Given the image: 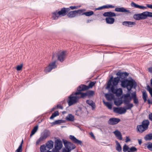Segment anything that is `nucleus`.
Instances as JSON below:
<instances>
[{"label":"nucleus","mask_w":152,"mask_h":152,"mask_svg":"<svg viewBox=\"0 0 152 152\" xmlns=\"http://www.w3.org/2000/svg\"><path fill=\"white\" fill-rule=\"evenodd\" d=\"M148 118L150 121H152V113H151L149 114Z\"/></svg>","instance_id":"obj_55"},{"label":"nucleus","mask_w":152,"mask_h":152,"mask_svg":"<svg viewBox=\"0 0 152 152\" xmlns=\"http://www.w3.org/2000/svg\"><path fill=\"white\" fill-rule=\"evenodd\" d=\"M105 20L107 23L112 24L114 22L115 19L112 18L107 17L106 18Z\"/></svg>","instance_id":"obj_26"},{"label":"nucleus","mask_w":152,"mask_h":152,"mask_svg":"<svg viewBox=\"0 0 152 152\" xmlns=\"http://www.w3.org/2000/svg\"><path fill=\"white\" fill-rule=\"evenodd\" d=\"M113 133L118 139L120 140H122V134L118 130H116L113 132Z\"/></svg>","instance_id":"obj_19"},{"label":"nucleus","mask_w":152,"mask_h":152,"mask_svg":"<svg viewBox=\"0 0 152 152\" xmlns=\"http://www.w3.org/2000/svg\"><path fill=\"white\" fill-rule=\"evenodd\" d=\"M130 150L131 152H134L137 151V149L134 147H132L130 148Z\"/></svg>","instance_id":"obj_51"},{"label":"nucleus","mask_w":152,"mask_h":152,"mask_svg":"<svg viewBox=\"0 0 152 152\" xmlns=\"http://www.w3.org/2000/svg\"><path fill=\"white\" fill-rule=\"evenodd\" d=\"M94 14V12L92 11L87 12H85L83 13L84 15H85L87 16H89L91 15H93Z\"/></svg>","instance_id":"obj_41"},{"label":"nucleus","mask_w":152,"mask_h":152,"mask_svg":"<svg viewBox=\"0 0 152 152\" xmlns=\"http://www.w3.org/2000/svg\"><path fill=\"white\" fill-rule=\"evenodd\" d=\"M71 151V150H70L68 149L65 148L63 149V152H70Z\"/></svg>","instance_id":"obj_54"},{"label":"nucleus","mask_w":152,"mask_h":152,"mask_svg":"<svg viewBox=\"0 0 152 152\" xmlns=\"http://www.w3.org/2000/svg\"><path fill=\"white\" fill-rule=\"evenodd\" d=\"M120 80V79H119L118 77H115L113 78V77L112 76L108 81L107 85V88H110L111 86H113L114 87L116 86Z\"/></svg>","instance_id":"obj_4"},{"label":"nucleus","mask_w":152,"mask_h":152,"mask_svg":"<svg viewBox=\"0 0 152 152\" xmlns=\"http://www.w3.org/2000/svg\"><path fill=\"white\" fill-rule=\"evenodd\" d=\"M115 11L117 12H129V11L127 10L124 7H117L115 9Z\"/></svg>","instance_id":"obj_22"},{"label":"nucleus","mask_w":152,"mask_h":152,"mask_svg":"<svg viewBox=\"0 0 152 152\" xmlns=\"http://www.w3.org/2000/svg\"><path fill=\"white\" fill-rule=\"evenodd\" d=\"M131 141V139L129 138V137L126 136V139L125 141V142L127 143L128 142H129Z\"/></svg>","instance_id":"obj_56"},{"label":"nucleus","mask_w":152,"mask_h":152,"mask_svg":"<svg viewBox=\"0 0 152 152\" xmlns=\"http://www.w3.org/2000/svg\"><path fill=\"white\" fill-rule=\"evenodd\" d=\"M38 125H37L35 126L32 130L31 133L30 135V137L32 136L33 135H34L35 133L37 132L38 129Z\"/></svg>","instance_id":"obj_29"},{"label":"nucleus","mask_w":152,"mask_h":152,"mask_svg":"<svg viewBox=\"0 0 152 152\" xmlns=\"http://www.w3.org/2000/svg\"><path fill=\"white\" fill-rule=\"evenodd\" d=\"M111 90L112 92L113 93L115 94L116 96H119L122 94V90L121 88L115 89L114 87L113 86H112L111 88Z\"/></svg>","instance_id":"obj_10"},{"label":"nucleus","mask_w":152,"mask_h":152,"mask_svg":"<svg viewBox=\"0 0 152 152\" xmlns=\"http://www.w3.org/2000/svg\"><path fill=\"white\" fill-rule=\"evenodd\" d=\"M96 83V81H92L91 82L88 86V89H89L90 88H91L93 87L95 85V84Z\"/></svg>","instance_id":"obj_43"},{"label":"nucleus","mask_w":152,"mask_h":152,"mask_svg":"<svg viewBox=\"0 0 152 152\" xmlns=\"http://www.w3.org/2000/svg\"><path fill=\"white\" fill-rule=\"evenodd\" d=\"M132 97L130 98H124V104H128L132 100Z\"/></svg>","instance_id":"obj_34"},{"label":"nucleus","mask_w":152,"mask_h":152,"mask_svg":"<svg viewBox=\"0 0 152 152\" xmlns=\"http://www.w3.org/2000/svg\"><path fill=\"white\" fill-rule=\"evenodd\" d=\"M105 105L110 109H111L112 108V104L108 102H105L104 101H103Z\"/></svg>","instance_id":"obj_42"},{"label":"nucleus","mask_w":152,"mask_h":152,"mask_svg":"<svg viewBox=\"0 0 152 152\" xmlns=\"http://www.w3.org/2000/svg\"><path fill=\"white\" fill-rule=\"evenodd\" d=\"M50 135V132L48 131H46L44 132L43 134L41 135L40 137L36 142V145H38L40 143L45 140Z\"/></svg>","instance_id":"obj_6"},{"label":"nucleus","mask_w":152,"mask_h":152,"mask_svg":"<svg viewBox=\"0 0 152 152\" xmlns=\"http://www.w3.org/2000/svg\"><path fill=\"white\" fill-rule=\"evenodd\" d=\"M95 92L94 91L92 90H88L84 93H81V97L82 98L84 99L86 96L88 98H91L92 97L94 94Z\"/></svg>","instance_id":"obj_7"},{"label":"nucleus","mask_w":152,"mask_h":152,"mask_svg":"<svg viewBox=\"0 0 152 152\" xmlns=\"http://www.w3.org/2000/svg\"><path fill=\"white\" fill-rule=\"evenodd\" d=\"M131 5L132 7H134L135 8H138L141 10H144L147 8V7L143 6L140 5L136 4L133 2H131Z\"/></svg>","instance_id":"obj_17"},{"label":"nucleus","mask_w":152,"mask_h":152,"mask_svg":"<svg viewBox=\"0 0 152 152\" xmlns=\"http://www.w3.org/2000/svg\"><path fill=\"white\" fill-rule=\"evenodd\" d=\"M140 15L142 20L146 19L147 17V11L143 12L140 14Z\"/></svg>","instance_id":"obj_36"},{"label":"nucleus","mask_w":152,"mask_h":152,"mask_svg":"<svg viewBox=\"0 0 152 152\" xmlns=\"http://www.w3.org/2000/svg\"><path fill=\"white\" fill-rule=\"evenodd\" d=\"M76 16L84 15L83 13V10H75Z\"/></svg>","instance_id":"obj_32"},{"label":"nucleus","mask_w":152,"mask_h":152,"mask_svg":"<svg viewBox=\"0 0 152 152\" xmlns=\"http://www.w3.org/2000/svg\"><path fill=\"white\" fill-rule=\"evenodd\" d=\"M149 124L150 122L148 120H145L142 122V124L141 125L147 129Z\"/></svg>","instance_id":"obj_23"},{"label":"nucleus","mask_w":152,"mask_h":152,"mask_svg":"<svg viewBox=\"0 0 152 152\" xmlns=\"http://www.w3.org/2000/svg\"><path fill=\"white\" fill-rule=\"evenodd\" d=\"M56 107H57V108H58L61 109H63V107L61 104H58L57 106Z\"/></svg>","instance_id":"obj_57"},{"label":"nucleus","mask_w":152,"mask_h":152,"mask_svg":"<svg viewBox=\"0 0 152 152\" xmlns=\"http://www.w3.org/2000/svg\"><path fill=\"white\" fill-rule=\"evenodd\" d=\"M59 113L58 111L55 112L54 113H53L50 117V118L51 119H53L55 117L59 115Z\"/></svg>","instance_id":"obj_38"},{"label":"nucleus","mask_w":152,"mask_h":152,"mask_svg":"<svg viewBox=\"0 0 152 152\" xmlns=\"http://www.w3.org/2000/svg\"><path fill=\"white\" fill-rule=\"evenodd\" d=\"M23 142V140H22L21 143L20 144V145L18 147V148L15 151V152H22V144Z\"/></svg>","instance_id":"obj_39"},{"label":"nucleus","mask_w":152,"mask_h":152,"mask_svg":"<svg viewBox=\"0 0 152 152\" xmlns=\"http://www.w3.org/2000/svg\"><path fill=\"white\" fill-rule=\"evenodd\" d=\"M67 16L70 18H72L76 16L75 11H71L67 13Z\"/></svg>","instance_id":"obj_27"},{"label":"nucleus","mask_w":152,"mask_h":152,"mask_svg":"<svg viewBox=\"0 0 152 152\" xmlns=\"http://www.w3.org/2000/svg\"><path fill=\"white\" fill-rule=\"evenodd\" d=\"M146 5L148 7L152 9V4H147Z\"/></svg>","instance_id":"obj_60"},{"label":"nucleus","mask_w":152,"mask_h":152,"mask_svg":"<svg viewBox=\"0 0 152 152\" xmlns=\"http://www.w3.org/2000/svg\"><path fill=\"white\" fill-rule=\"evenodd\" d=\"M66 55V52L63 51L58 53V60L61 62H62L64 60Z\"/></svg>","instance_id":"obj_13"},{"label":"nucleus","mask_w":152,"mask_h":152,"mask_svg":"<svg viewBox=\"0 0 152 152\" xmlns=\"http://www.w3.org/2000/svg\"><path fill=\"white\" fill-rule=\"evenodd\" d=\"M134 18L137 20H142L140 14H135L134 15Z\"/></svg>","instance_id":"obj_40"},{"label":"nucleus","mask_w":152,"mask_h":152,"mask_svg":"<svg viewBox=\"0 0 152 152\" xmlns=\"http://www.w3.org/2000/svg\"><path fill=\"white\" fill-rule=\"evenodd\" d=\"M63 146L61 140L59 139L56 140L55 142V147L58 151L60 150Z\"/></svg>","instance_id":"obj_12"},{"label":"nucleus","mask_w":152,"mask_h":152,"mask_svg":"<svg viewBox=\"0 0 152 152\" xmlns=\"http://www.w3.org/2000/svg\"><path fill=\"white\" fill-rule=\"evenodd\" d=\"M119 79L122 80L121 81V86L124 88H126L129 91H130L132 88H135L137 83L133 79L129 80L125 79L128 76L129 74L126 72H122L120 71L118 72L116 74Z\"/></svg>","instance_id":"obj_1"},{"label":"nucleus","mask_w":152,"mask_h":152,"mask_svg":"<svg viewBox=\"0 0 152 152\" xmlns=\"http://www.w3.org/2000/svg\"><path fill=\"white\" fill-rule=\"evenodd\" d=\"M145 147H146L149 150L152 151V143L149 142L145 144Z\"/></svg>","instance_id":"obj_35"},{"label":"nucleus","mask_w":152,"mask_h":152,"mask_svg":"<svg viewBox=\"0 0 152 152\" xmlns=\"http://www.w3.org/2000/svg\"><path fill=\"white\" fill-rule=\"evenodd\" d=\"M129 149V147L126 144H125L123 147V151L125 152L126 151Z\"/></svg>","instance_id":"obj_50"},{"label":"nucleus","mask_w":152,"mask_h":152,"mask_svg":"<svg viewBox=\"0 0 152 152\" xmlns=\"http://www.w3.org/2000/svg\"><path fill=\"white\" fill-rule=\"evenodd\" d=\"M79 93L73 92L69 96L67 102L69 106H71L77 103L79 99L82 98Z\"/></svg>","instance_id":"obj_2"},{"label":"nucleus","mask_w":152,"mask_h":152,"mask_svg":"<svg viewBox=\"0 0 152 152\" xmlns=\"http://www.w3.org/2000/svg\"><path fill=\"white\" fill-rule=\"evenodd\" d=\"M103 15L104 17H108L111 18L115 16L116 14L114 12H104L103 14Z\"/></svg>","instance_id":"obj_20"},{"label":"nucleus","mask_w":152,"mask_h":152,"mask_svg":"<svg viewBox=\"0 0 152 152\" xmlns=\"http://www.w3.org/2000/svg\"><path fill=\"white\" fill-rule=\"evenodd\" d=\"M69 138L74 143L77 144L78 145H81L82 144V141L77 140L74 136L70 135L69 136Z\"/></svg>","instance_id":"obj_15"},{"label":"nucleus","mask_w":152,"mask_h":152,"mask_svg":"<svg viewBox=\"0 0 152 152\" xmlns=\"http://www.w3.org/2000/svg\"><path fill=\"white\" fill-rule=\"evenodd\" d=\"M88 86H86L85 85H81L79 86L77 88V91H76L77 93H79V95H80V96H81V93H84L85 92H83L82 91H86V90H88Z\"/></svg>","instance_id":"obj_9"},{"label":"nucleus","mask_w":152,"mask_h":152,"mask_svg":"<svg viewBox=\"0 0 152 152\" xmlns=\"http://www.w3.org/2000/svg\"><path fill=\"white\" fill-rule=\"evenodd\" d=\"M46 147L45 145H42L40 147V151L41 152H46Z\"/></svg>","instance_id":"obj_44"},{"label":"nucleus","mask_w":152,"mask_h":152,"mask_svg":"<svg viewBox=\"0 0 152 152\" xmlns=\"http://www.w3.org/2000/svg\"><path fill=\"white\" fill-rule=\"evenodd\" d=\"M62 120H58L55 121L53 122V124L54 125L59 124L62 123Z\"/></svg>","instance_id":"obj_46"},{"label":"nucleus","mask_w":152,"mask_h":152,"mask_svg":"<svg viewBox=\"0 0 152 152\" xmlns=\"http://www.w3.org/2000/svg\"><path fill=\"white\" fill-rule=\"evenodd\" d=\"M66 119L68 121H72L74 119V116L71 114H69L68 116L66 118Z\"/></svg>","instance_id":"obj_31"},{"label":"nucleus","mask_w":152,"mask_h":152,"mask_svg":"<svg viewBox=\"0 0 152 152\" xmlns=\"http://www.w3.org/2000/svg\"><path fill=\"white\" fill-rule=\"evenodd\" d=\"M131 97L133 100V102L135 104H137L139 103L138 99L137 97L135 92H133L131 94Z\"/></svg>","instance_id":"obj_16"},{"label":"nucleus","mask_w":152,"mask_h":152,"mask_svg":"<svg viewBox=\"0 0 152 152\" xmlns=\"http://www.w3.org/2000/svg\"><path fill=\"white\" fill-rule=\"evenodd\" d=\"M56 109H57V107H54L52 109L51 111V112L53 111Z\"/></svg>","instance_id":"obj_63"},{"label":"nucleus","mask_w":152,"mask_h":152,"mask_svg":"<svg viewBox=\"0 0 152 152\" xmlns=\"http://www.w3.org/2000/svg\"><path fill=\"white\" fill-rule=\"evenodd\" d=\"M130 94H127L125 95L124 98H130Z\"/></svg>","instance_id":"obj_58"},{"label":"nucleus","mask_w":152,"mask_h":152,"mask_svg":"<svg viewBox=\"0 0 152 152\" xmlns=\"http://www.w3.org/2000/svg\"><path fill=\"white\" fill-rule=\"evenodd\" d=\"M53 142L52 140H50L48 141L46 144V147L48 148L49 149L52 148L53 147Z\"/></svg>","instance_id":"obj_24"},{"label":"nucleus","mask_w":152,"mask_h":152,"mask_svg":"<svg viewBox=\"0 0 152 152\" xmlns=\"http://www.w3.org/2000/svg\"><path fill=\"white\" fill-rule=\"evenodd\" d=\"M147 94L145 92H143L142 94V98L144 100L145 102L147 101Z\"/></svg>","instance_id":"obj_45"},{"label":"nucleus","mask_w":152,"mask_h":152,"mask_svg":"<svg viewBox=\"0 0 152 152\" xmlns=\"http://www.w3.org/2000/svg\"><path fill=\"white\" fill-rule=\"evenodd\" d=\"M148 103L149 104H151L152 105V99L151 100L148 99Z\"/></svg>","instance_id":"obj_61"},{"label":"nucleus","mask_w":152,"mask_h":152,"mask_svg":"<svg viewBox=\"0 0 152 152\" xmlns=\"http://www.w3.org/2000/svg\"><path fill=\"white\" fill-rule=\"evenodd\" d=\"M23 67V64H21L20 65H18L16 67V69L18 71H20L22 69Z\"/></svg>","instance_id":"obj_49"},{"label":"nucleus","mask_w":152,"mask_h":152,"mask_svg":"<svg viewBox=\"0 0 152 152\" xmlns=\"http://www.w3.org/2000/svg\"><path fill=\"white\" fill-rule=\"evenodd\" d=\"M78 6H71L69 7V8L70 9H71V10H74L75 9H77L78 8Z\"/></svg>","instance_id":"obj_52"},{"label":"nucleus","mask_w":152,"mask_h":152,"mask_svg":"<svg viewBox=\"0 0 152 152\" xmlns=\"http://www.w3.org/2000/svg\"><path fill=\"white\" fill-rule=\"evenodd\" d=\"M148 71L151 73H152V67H150L148 69Z\"/></svg>","instance_id":"obj_59"},{"label":"nucleus","mask_w":152,"mask_h":152,"mask_svg":"<svg viewBox=\"0 0 152 152\" xmlns=\"http://www.w3.org/2000/svg\"><path fill=\"white\" fill-rule=\"evenodd\" d=\"M138 143L140 145H141L142 143V140H138Z\"/></svg>","instance_id":"obj_62"},{"label":"nucleus","mask_w":152,"mask_h":152,"mask_svg":"<svg viewBox=\"0 0 152 152\" xmlns=\"http://www.w3.org/2000/svg\"><path fill=\"white\" fill-rule=\"evenodd\" d=\"M92 21V20H88L87 21V23H89Z\"/></svg>","instance_id":"obj_64"},{"label":"nucleus","mask_w":152,"mask_h":152,"mask_svg":"<svg viewBox=\"0 0 152 152\" xmlns=\"http://www.w3.org/2000/svg\"><path fill=\"white\" fill-rule=\"evenodd\" d=\"M115 142L117 145L116 148V150L119 152L121 151L122 150L121 146L120 143L117 141L116 140L115 141Z\"/></svg>","instance_id":"obj_33"},{"label":"nucleus","mask_w":152,"mask_h":152,"mask_svg":"<svg viewBox=\"0 0 152 152\" xmlns=\"http://www.w3.org/2000/svg\"><path fill=\"white\" fill-rule=\"evenodd\" d=\"M147 17H152V12L147 11Z\"/></svg>","instance_id":"obj_53"},{"label":"nucleus","mask_w":152,"mask_h":152,"mask_svg":"<svg viewBox=\"0 0 152 152\" xmlns=\"http://www.w3.org/2000/svg\"><path fill=\"white\" fill-rule=\"evenodd\" d=\"M120 121V119L115 118H111L109 120L108 123L111 125H115L117 124Z\"/></svg>","instance_id":"obj_14"},{"label":"nucleus","mask_w":152,"mask_h":152,"mask_svg":"<svg viewBox=\"0 0 152 152\" xmlns=\"http://www.w3.org/2000/svg\"><path fill=\"white\" fill-rule=\"evenodd\" d=\"M147 89L149 92L151 96L152 97V87L151 88L149 86H147Z\"/></svg>","instance_id":"obj_47"},{"label":"nucleus","mask_w":152,"mask_h":152,"mask_svg":"<svg viewBox=\"0 0 152 152\" xmlns=\"http://www.w3.org/2000/svg\"><path fill=\"white\" fill-rule=\"evenodd\" d=\"M135 24V22L131 21H124L123 23V25L129 27L132 26V25H134Z\"/></svg>","instance_id":"obj_28"},{"label":"nucleus","mask_w":152,"mask_h":152,"mask_svg":"<svg viewBox=\"0 0 152 152\" xmlns=\"http://www.w3.org/2000/svg\"><path fill=\"white\" fill-rule=\"evenodd\" d=\"M63 142L65 148L68 149L70 150L71 151L76 147L75 145L73 144L71 142H68L66 140H64Z\"/></svg>","instance_id":"obj_8"},{"label":"nucleus","mask_w":152,"mask_h":152,"mask_svg":"<svg viewBox=\"0 0 152 152\" xmlns=\"http://www.w3.org/2000/svg\"><path fill=\"white\" fill-rule=\"evenodd\" d=\"M126 105L125 109H126V110H130L132 108L133 106V104L132 103H128V104H125Z\"/></svg>","instance_id":"obj_37"},{"label":"nucleus","mask_w":152,"mask_h":152,"mask_svg":"<svg viewBox=\"0 0 152 152\" xmlns=\"http://www.w3.org/2000/svg\"><path fill=\"white\" fill-rule=\"evenodd\" d=\"M113 111L116 113L122 114L125 113L126 110L124 107H114L113 108Z\"/></svg>","instance_id":"obj_11"},{"label":"nucleus","mask_w":152,"mask_h":152,"mask_svg":"<svg viewBox=\"0 0 152 152\" xmlns=\"http://www.w3.org/2000/svg\"><path fill=\"white\" fill-rule=\"evenodd\" d=\"M69 8L64 7L61 9L60 10L56 11L52 13V18L53 20H56L60 16H64L66 15L69 11Z\"/></svg>","instance_id":"obj_3"},{"label":"nucleus","mask_w":152,"mask_h":152,"mask_svg":"<svg viewBox=\"0 0 152 152\" xmlns=\"http://www.w3.org/2000/svg\"><path fill=\"white\" fill-rule=\"evenodd\" d=\"M144 139L146 141L151 140H152V133L146 134L144 137Z\"/></svg>","instance_id":"obj_30"},{"label":"nucleus","mask_w":152,"mask_h":152,"mask_svg":"<svg viewBox=\"0 0 152 152\" xmlns=\"http://www.w3.org/2000/svg\"><path fill=\"white\" fill-rule=\"evenodd\" d=\"M105 97L108 100H110L112 99V95L108 94H107L105 95Z\"/></svg>","instance_id":"obj_48"},{"label":"nucleus","mask_w":152,"mask_h":152,"mask_svg":"<svg viewBox=\"0 0 152 152\" xmlns=\"http://www.w3.org/2000/svg\"><path fill=\"white\" fill-rule=\"evenodd\" d=\"M114 8V6H112L110 5H104L102 7H99L97 8H96L95 9L96 10H103L105 9H108L109 8Z\"/></svg>","instance_id":"obj_21"},{"label":"nucleus","mask_w":152,"mask_h":152,"mask_svg":"<svg viewBox=\"0 0 152 152\" xmlns=\"http://www.w3.org/2000/svg\"><path fill=\"white\" fill-rule=\"evenodd\" d=\"M147 129L142 126L141 125H138L137 126V132H139L140 133H142L145 131L147 130Z\"/></svg>","instance_id":"obj_18"},{"label":"nucleus","mask_w":152,"mask_h":152,"mask_svg":"<svg viewBox=\"0 0 152 152\" xmlns=\"http://www.w3.org/2000/svg\"><path fill=\"white\" fill-rule=\"evenodd\" d=\"M56 62V61H55L49 63L48 65L45 68L44 70V72L47 73L50 72L53 69L56 68L57 67Z\"/></svg>","instance_id":"obj_5"},{"label":"nucleus","mask_w":152,"mask_h":152,"mask_svg":"<svg viewBox=\"0 0 152 152\" xmlns=\"http://www.w3.org/2000/svg\"><path fill=\"white\" fill-rule=\"evenodd\" d=\"M86 102L92 107L93 110H94L95 108V103L91 100H87L86 101Z\"/></svg>","instance_id":"obj_25"}]
</instances>
